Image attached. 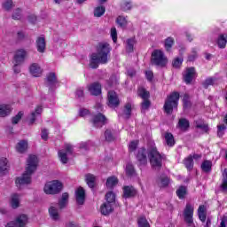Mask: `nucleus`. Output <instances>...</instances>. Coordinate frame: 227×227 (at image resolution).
Masks as SVG:
<instances>
[{
	"label": "nucleus",
	"mask_w": 227,
	"mask_h": 227,
	"mask_svg": "<svg viewBox=\"0 0 227 227\" xmlns=\"http://www.w3.org/2000/svg\"><path fill=\"white\" fill-rule=\"evenodd\" d=\"M27 224V215H20L14 222L7 223L5 227H24Z\"/></svg>",
	"instance_id": "nucleus-10"
},
{
	"label": "nucleus",
	"mask_w": 227,
	"mask_h": 227,
	"mask_svg": "<svg viewBox=\"0 0 227 227\" xmlns=\"http://www.w3.org/2000/svg\"><path fill=\"white\" fill-rule=\"evenodd\" d=\"M20 203V195L17 193L12 194L11 197V207L12 208H19Z\"/></svg>",
	"instance_id": "nucleus-28"
},
{
	"label": "nucleus",
	"mask_w": 227,
	"mask_h": 227,
	"mask_svg": "<svg viewBox=\"0 0 227 227\" xmlns=\"http://www.w3.org/2000/svg\"><path fill=\"white\" fill-rule=\"evenodd\" d=\"M137 94L138 97L144 100L141 104L142 111H146L152 104L150 100H148V98H150V92H148L145 88L140 87L138 88Z\"/></svg>",
	"instance_id": "nucleus-8"
},
{
	"label": "nucleus",
	"mask_w": 227,
	"mask_h": 227,
	"mask_svg": "<svg viewBox=\"0 0 227 227\" xmlns=\"http://www.w3.org/2000/svg\"><path fill=\"white\" fill-rule=\"evenodd\" d=\"M111 45L107 43H99L98 51L90 55V68H98V65H106L111 54Z\"/></svg>",
	"instance_id": "nucleus-1"
},
{
	"label": "nucleus",
	"mask_w": 227,
	"mask_h": 227,
	"mask_svg": "<svg viewBox=\"0 0 227 227\" xmlns=\"http://www.w3.org/2000/svg\"><path fill=\"white\" fill-rule=\"evenodd\" d=\"M12 110L13 108H12V105L3 104L1 106V117L4 118L10 115Z\"/></svg>",
	"instance_id": "nucleus-24"
},
{
	"label": "nucleus",
	"mask_w": 227,
	"mask_h": 227,
	"mask_svg": "<svg viewBox=\"0 0 227 227\" xmlns=\"http://www.w3.org/2000/svg\"><path fill=\"white\" fill-rule=\"evenodd\" d=\"M150 164L153 169H160L162 168L163 160H166V155L161 154L157 150V147H151L147 152Z\"/></svg>",
	"instance_id": "nucleus-3"
},
{
	"label": "nucleus",
	"mask_w": 227,
	"mask_h": 227,
	"mask_svg": "<svg viewBox=\"0 0 227 227\" xmlns=\"http://www.w3.org/2000/svg\"><path fill=\"white\" fill-rule=\"evenodd\" d=\"M185 194H187V188L185 186H180L179 189L176 190V195L179 200H184Z\"/></svg>",
	"instance_id": "nucleus-41"
},
{
	"label": "nucleus",
	"mask_w": 227,
	"mask_h": 227,
	"mask_svg": "<svg viewBox=\"0 0 227 227\" xmlns=\"http://www.w3.org/2000/svg\"><path fill=\"white\" fill-rule=\"evenodd\" d=\"M68 203V193H63L62 198L59 201V208H65Z\"/></svg>",
	"instance_id": "nucleus-39"
},
{
	"label": "nucleus",
	"mask_w": 227,
	"mask_h": 227,
	"mask_svg": "<svg viewBox=\"0 0 227 227\" xmlns=\"http://www.w3.org/2000/svg\"><path fill=\"white\" fill-rule=\"evenodd\" d=\"M158 184L160 187H168L169 185V177L168 176L160 177V179L158 180Z\"/></svg>",
	"instance_id": "nucleus-43"
},
{
	"label": "nucleus",
	"mask_w": 227,
	"mask_h": 227,
	"mask_svg": "<svg viewBox=\"0 0 227 227\" xmlns=\"http://www.w3.org/2000/svg\"><path fill=\"white\" fill-rule=\"evenodd\" d=\"M76 203L78 205H84V200H86V192L83 187H79L75 191Z\"/></svg>",
	"instance_id": "nucleus-16"
},
{
	"label": "nucleus",
	"mask_w": 227,
	"mask_h": 227,
	"mask_svg": "<svg viewBox=\"0 0 227 227\" xmlns=\"http://www.w3.org/2000/svg\"><path fill=\"white\" fill-rule=\"evenodd\" d=\"M218 47H220V49H224V47H226V43H227V35H220V36L218 37Z\"/></svg>",
	"instance_id": "nucleus-37"
},
{
	"label": "nucleus",
	"mask_w": 227,
	"mask_h": 227,
	"mask_svg": "<svg viewBox=\"0 0 227 227\" xmlns=\"http://www.w3.org/2000/svg\"><path fill=\"white\" fill-rule=\"evenodd\" d=\"M121 8L123 12H129V10L132 8V3H130V1L124 0L121 3Z\"/></svg>",
	"instance_id": "nucleus-52"
},
{
	"label": "nucleus",
	"mask_w": 227,
	"mask_h": 227,
	"mask_svg": "<svg viewBox=\"0 0 227 227\" xmlns=\"http://www.w3.org/2000/svg\"><path fill=\"white\" fill-rule=\"evenodd\" d=\"M151 63L156 67H166L168 64V58L164 55L162 51L154 50L152 53Z\"/></svg>",
	"instance_id": "nucleus-5"
},
{
	"label": "nucleus",
	"mask_w": 227,
	"mask_h": 227,
	"mask_svg": "<svg viewBox=\"0 0 227 227\" xmlns=\"http://www.w3.org/2000/svg\"><path fill=\"white\" fill-rule=\"evenodd\" d=\"M106 13V7L104 6H98L94 10V17H102Z\"/></svg>",
	"instance_id": "nucleus-44"
},
{
	"label": "nucleus",
	"mask_w": 227,
	"mask_h": 227,
	"mask_svg": "<svg viewBox=\"0 0 227 227\" xmlns=\"http://www.w3.org/2000/svg\"><path fill=\"white\" fill-rule=\"evenodd\" d=\"M221 82V78L217 76H209L207 77L202 83L203 88L205 90H208L209 86H218Z\"/></svg>",
	"instance_id": "nucleus-13"
},
{
	"label": "nucleus",
	"mask_w": 227,
	"mask_h": 227,
	"mask_svg": "<svg viewBox=\"0 0 227 227\" xmlns=\"http://www.w3.org/2000/svg\"><path fill=\"white\" fill-rule=\"evenodd\" d=\"M105 139L108 142L114 141V136H113V131H111V129H106L105 131Z\"/></svg>",
	"instance_id": "nucleus-51"
},
{
	"label": "nucleus",
	"mask_w": 227,
	"mask_h": 227,
	"mask_svg": "<svg viewBox=\"0 0 227 227\" xmlns=\"http://www.w3.org/2000/svg\"><path fill=\"white\" fill-rule=\"evenodd\" d=\"M136 43V40L134 38L127 40L126 50L128 52H132L134 51V44Z\"/></svg>",
	"instance_id": "nucleus-45"
},
{
	"label": "nucleus",
	"mask_w": 227,
	"mask_h": 227,
	"mask_svg": "<svg viewBox=\"0 0 227 227\" xmlns=\"http://www.w3.org/2000/svg\"><path fill=\"white\" fill-rule=\"evenodd\" d=\"M58 84V78L56 77V73H50L46 76V86L52 90L54 86Z\"/></svg>",
	"instance_id": "nucleus-17"
},
{
	"label": "nucleus",
	"mask_w": 227,
	"mask_h": 227,
	"mask_svg": "<svg viewBox=\"0 0 227 227\" xmlns=\"http://www.w3.org/2000/svg\"><path fill=\"white\" fill-rule=\"evenodd\" d=\"M106 203H110L111 205H113V203H114V200H116V196L113 192H110L106 194Z\"/></svg>",
	"instance_id": "nucleus-48"
},
{
	"label": "nucleus",
	"mask_w": 227,
	"mask_h": 227,
	"mask_svg": "<svg viewBox=\"0 0 227 227\" xmlns=\"http://www.w3.org/2000/svg\"><path fill=\"white\" fill-rule=\"evenodd\" d=\"M202 171L204 173H210L212 171V161L210 160H204L200 166Z\"/></svg>",
	"instance_id": "nucleus-31"
},
{
	"label": "nucleus",
	"mask_w": 227,
	"mask_h": 227,
	"mask_svg": "<svg viewBox=\"0 0 227 227\" xmlns=\"http://www.w3.org/2000/svg\"><path fill=\"white\" fill-rule=\"evenodd\" d=\"M85 180H86L87 185H89L90 189H93V187H95V180H96L95 176L91 174H87L85 176Z\"/></svg>",
	"instance_id": "nucleus-35"
},
{
	"label": "nucleus",
	"mask_w": 227,
	"mask_h": 227,
	"mask_svg": "<svg viewBox=\"0 0 227 227\" xmlns=\"http://www.w3.org/2000/svg\"><path fill=\"white\" fill-rule=\"evenodd\" d=\"M221 189L223 192H227V179H223Z\"/></svg>",
	"instance_id": "nucleus-63"
},
{
	"label": "nucleus",
	"mask_w": 227,
	"mask_h": 227,
	"mask_svg": "<svg viewBox=\"0 0 227 227\" xmlns=\"http://www.w3.org/2000/svg\"><path fill=\"white\" fill-rule=\"evenodd\" d=\"M26 58H27V51L25 49H19L14 53L13 60L16 65H22V63L26 61Z\"/></svg>",
	"instance_id": "nucleus-11"
},
{
	"label": "nucleus",
	"mask_w": 227,
	"mask_h": 227,
	"mask_svg": "<svg viewBox=\"0 0 227 227\" xmlns=\"http://www.w3.org/2000/svg\"><path fill=\"white\" fill-rule=\"evenodd\" d=\"M139 227H150V223H148V220H146V217L140 216L137 221Z\"/></svg>",
	"instance_id": "nucleus-47"
},
{
	"label": "nucleus",
	"mask_w": 227,
	"mask_h": 227,
	"mask_svg": "<svg viewBox=\"0 0 227 227\" xmlns=\"http://www.w3.org/2000/svg\"><path fill=\"white\" fill-rule=\"evenodd\" d=\"M134 173H136V170L134 169V166L130 163L127 164L126 174L128 175V176H134Z\"/></svg>",
	"instance_id": "nucleus-50"
},
{
	"label": "nucleus",
	"mask_w": 227,
	"mask_h": 227,
	"mask_svg": "<svg viewBox=\"0 0 227 227\" xmlns=\"http://www.w3.org/2000/svg\"><path fill=\"white\" fill-rule=\"evenodd\" d=\"M116 23L118 26H120V27H125L127 26V19L122 16H119L116 19Z\"/></svg>",
	"instance_id": "nucleus-49"
},
{
	"label": "nucleus",
	"mask_w": 227,
	"mask_h": 227,
	"mask_svg": "<svg viewBox=\"0 0 227 227\" xmlns=\"http://www.w3.org/2000/svg\"><path fill=\"white\" fill-rule=\"evenodd\" d=\"M137 148V141H132L129 144V152H134Z\"/></svg>",
	"instance_id": "nucleus-62"
},
{
	"label": "nucleus",
	"mask_w": 227,
	"mask_h": 227,
	"mask_svg": "<svg viewBox=\"0 0 227 227\" xmlns=\"http://www.w3.org/2000/svg\"><path fill=\"white\" fill-rule=\"evenodd\" d=\"M61 189H63V184L58 181H50L45 184L43 191L45 194H58V192H61Z\"/></svg>",
	"instance_id": "nucleus-6"
},
{
	"label": "nucleus",
	"mask_w": 227,
	"mask_h": 227,
	"mask_svg": "<svg viewBox=\"0 0 227 227\" xmlns=\"http://www.w3.org/2000/svg\"><path fill=\"white\" fill-rule=\"evenodd\" d=\"M192 215H194V206L191 203H187L184 210V217L185 223H188V226H192V223H194Z\"/></svg>",
	"instance_id": "nucleus-9"
},
{
	"label": "nucleus",
	"mask_w": 227,
	"mask_h": 227,
	"mask_svg": "<svg viewBox=\"0 0 227 227\" xmlns=\"http://www.w3.org/2000/svg\"><path fill=\"white\" fill-rule=\"evenodd\" d=\"M178 100H180V93L178 92H172L168 96L163 106V109L167 114H171L173 113V109H176V107H178Z\"/></svg>",
	"instance_id": "nucleus-4"
},
{
	"label": "nucleus",
	"mask_w": 227,
	"mask_h": 227,
	"mask_svg": "<svg viewBox=\"0 0 227 227\" xmlns=\"http://www.w3.org/2000/svg\"><path fill=\"white\" fill-rule=\"evenodd\" d=\"M178 129H180V130H187V129H189L190 127V123L189 121L187 119H180L177 124Z\"/></svg>",
	"instance_id": "nucleus-32"
},
{
	"label": "nucleus",
	"mask_w": 227,
	"mask_h": 227,
	"mask_svg": "<svg viewBox=\"0 0 227 227\" xmlns=\"http://www.w3.org/2000/svg\"><path fill=\"white\" fill-rule=\"evenodd\" d=\"M219 227H227V215H223L221 218V223Z\"/></svg>",
	"instance_id": "nucleus-60"
},
{
	"label": "nucleus",
	"mask_w": 227,
	"mask_h": 227,
	"mask_svg": "<svg viewBox=\"0 0 227 227\" xmlns=\"http://www.w3.org/2000/svg\"><path fill=\"white\" fill-rule=\"evenodd\" d=\"M101 214L103 215H109V214H111V212H113V204L109 203V202H105L101 207Z\"/></svg>",
	"instance_id": "nucleus-23"
},
{
	"label": "nucleus",
	"mask_w": 227,
	"mask_h": 227,
	"mask_svg": "<svg viewBox=\"0 0 227 227\" xmlns=\"http://www.w3.org/2000/svg\"><path fill=\"white\" fill-rule=\"evenodd\" d=\"M184 164L189 171H192V168H194V160L192 159V156H189L186 159H184Z\"/></svg>",
	"instance_id": "nucleus-30"
},
{
	"label": "nucleus",
	"mask_w": 227,
	"mask_h": 227,
	"mask_svg": "<svg viewBox=\"0 0 227 227\" xmlns=\"http://www.w3.org/2000/svg\"><path fill=\"white\" fill-rule=\"evenodd\" d=\"M42 111H43L42 106H37L35 108V111L30 114V117H29L30 125H33V123H35V121H36V118H38V116H40L42 114Z\"/></svg>",
	"instance_id": "nucleus-22"
},
{
	"label": "nucleus",
	"mask_w": 227,
	"mask_h": 227,
	"mask_svg": "<svg viewBox=\"0 0 227 227\" xmlns=\"http://www.w3.org/2000/svg\"><path fill=\"white\" fill-rule=\"evenodd\" d=\"M29 70H30V74L34 77H40V75H42V73L43 72L42 67H40V65L36 63L32 64L29 67Z\"/></svg>",
	"instance_id": "nucleus-20"
},
{
	"label": "nucleus",
	"mask_w": 227,
	"mask_h": 227,
	"mask_svg": "<svg viewBox=\"0 0 227 227\" xmlns=\"http://www.w3.org/2000/svg\"><path fill=\"white\" fill-rule=\"evenodd\" d=\"M182 63H184V59L176 58L172 63L174 68H180L182 67Z\"/></svg>",
	"instance_id": "nucleus-55"
},
{
	"label": "nucleus",
	"mask_w": 227,
	"mask_h": 227,
	"mask_svg": "<svg viewBox=\"0 0 227 227\" xmlns=\"http://www.w3.org/2000/svg\"><path fill=\"white\" fill-rule=\"evenodd\" d=\"M22 116H24V112L20 111L18 113L17 115L12 118V125H17L22 120Z\"/></svg>",
	"instance_id": "nucleus-46"
},
{
	"label": "nucleus",
	"mask_w": 227,
	"mask_h": 227,
	"mask_svg": "<svg viewBox=\"0 0 227 227\" xmlns=\"http://www.w3.org/2000/svg\"><path fill=\"white\" fill-rule=\"evenodd\" d=\"M124 198H133L137 194L136 189L132 186H125L123 188Z\"/></svg>",
	"instance_id": "nucleus-26"
},
{
	"label": "nucleus",
	"mask_w": 227,
	"mask_h": 227,
	"mask_svg": "<svg viewBox=\"0 0 227 227\" xmlns=\"http://www.w3.org/2000/svg\"><path fill=\"white\" fill-rule=\"evenodd\" d=\"M16 150L19 153H24L27 150V141L21 140L16 145Z\"/></svg>",
	"instance_id": "nucleus-29"
},
{
	"label": "nucleus",
	"mask_w": 227,
	"mask_h": 227,
	"mask_svg": "<svg viewBox=\"0 0 227 227\" xmlns=\"http://www.w3.org/2000/svg\"><path fill=\"white\" fill-rule=\"evenodd\" d=\"M164 137L168 146H175V137H173V134L167 132L164 134Z\"/></svg>",
	"instance_id": "nucleus-33"
},
{
	"label": "nucleus",
	"mask_w": 227,
	"mask_h": 227,
	"mask_svg": "<svg viewBox=\"0 0 227 227\" xmlns=\"http://www.w3.org/2000/svg\"><path fill=\"white\" fill-rule=\"evenodd\" d=\"M27 162L26 172L22 176L17 177L15 181L19 189H22V185H28V184H31V176L36 171L38 166V157H36V155H29Z\"/></svg>",
	"instance_id": "nucleus-2"
},
{
	"label": "nucleus",
	"mask_w": 227,
	"mask_h": 227,
	"mask_svg": "<svg viewBox=\"0 0 227 227\" xmlns=\"http://www.w3.org/2000/svg\"><path fill=\"white\" fill-rule=\"evenodd\" d=\"M22 18V10L16 9L12 14L13 20H20Z\"/></svg>",
	"instance_id": "nucleus-54"
},
{
	"label": "nucleus",
	"mask_w": 227,
	"mask_h": 227,
	"mask_svg": "<svg viewBox=\"0 0 227 227\" xmlns=\"http://www.w3.org/2000/svg\"><path fill=\"white\" fill-rule=\"evenodd\" d=\"M3 7L4 8V10L8 11V10H12V8L13 7V1L12 0H7L4 3Z\"/></svg>",
	"instance_id": "nucleus-56"
},
{
	"label": "nucleus",
	"mask_w": 227,
	"mask_h": 227,
	"mask_svg": "<svg viewBox=\"0 0 227 227\" xmlns=\"http://www.w3.org/2000/svg\"><path fill=\"white\" fill-rule=\"evenodd\" d=\"M106 123H107V119L106 118V115L100 113L94 115V117L92 118V125L94 127H97L98 129L100 127H104Z\"/></svg>",
	"instance_id": "nucleus-12"
},
{
	"label": "nucleus",
	"mask_w": 227,
	"mask_h": 227,
	"mask_svg": "<svg viewBox=\"0 0 227 227\" xmlns=\"http://www.w3.org/2000/svg\"><path fill=\"white\" fill-rule=\"evenodd\" d=\"M45 47H46L45 37H43V36L38 37L36 40L37 51L41 53H43V52H45Z\"/></svg>",
	"instance_id": "nucleus-21"
},
{
	"label": "nucleus",
	"mask_w": 227,
	"mask_h": 227,
	"mask_svg": "<svg viewBox=\"0 0 227 227\" xmlns=\"http://www.w3.org/2000/svg\"><path fill=\"white\" fill-rule=\"evenodd\" d=\"M41 137L44 141H47V139L49 137V131L47 129H42Z\"/></svg>",
	"instance_id": "nucleus-61"
},
{
	"label": "nucleus",
	"mask_w": 227,
	"mask_h": 227,
	"mask_svg": "<svg viewBox=\"0 0 227 227\" xmlns=\"http://www.w3.org/2000/svg\"><path fill=\"white\" fill-rule=\"evenodd\" d=\"M118 184V178L115 176H110L106 180V187L108 189H113V187H115Z\"/></svg>",
	"instance_id": "nucleus-34"
},
{
	"label": "nucleus",
	"mask_w": 227,
	"mask_h": 227,
	"mask_svg": "<svg viewBox=\"0 0 227 227\" xmlns=\"http://www.w3.org/2000/svg\"><path fill=\"white\" fill-rule=\"evenodd\" d=\"M108 88H116L118 86V76L113 74L107 82Z\"/></svg>",
	"instance_id": "nucleus-38"
},
{
	"label": "nucleus",
	"mask_w": 227,
	"mask_h": 227,
	"mask_svg": "<svg viewBox=\"0 0 227 227\" xmlns=\"http://www.w3.org/2000/svg\"><path fill=\"white\" fill-rule=\"evenodd\" d=\"M65 150H59L58 153L59 159L62 164H67L68 162V155L74 153V146L70 144H66L64 145Z\"/></svg>",
	"instance_id": "nucleus-7"
},
{
	"label": "nucleus",
	"mask_w": 227,
	"mask_h": 227,
	"mask_svg": "<svg viewBox=\"0 0 227 227\" xmlns=\"http://www.w3.org/2000/svg\"><path fill=\"white\" fill-rule=\"evenodd\" d=\"M49 214H50V217L53 221H59V211L57 209L56 207L51 206L49 208Z\"/></svg>",
	"instance_id": "nucleus-25"
},
{
	"label": "nucleus",
	"mask_w": 227,
	"mask_h": 227,
	"mask_svg": "<svg viewBox=\"0 0 227 227\" xmlns=\"http://www.w3.org/2000/svg\"><path fill=\"white\" fill-rule=\"evenodd\" d=\"M137 160L140 164H146V162H148V159L146 158V149H138L137 153Z\"/></svg>",
	"instance_id": "nucleus-19"
},
{
	"label": "nucleus",
	"mask_w": 227,
	"mask_h": 227,
	"mask_svg": "<svg viewBox=\"0 0 227 227\" xmlns=\"http://www.w3.org/2000/svg\"><path fill=\"white\" fill-rule=\"evenodd\" d=\"M75 97L76 98H84V90H82V88H79L76 90L75 92Z\"/></svg>",
	"instance_id": "nucleus-57"
},
{
	"label": "nucleus",
	"mask_w": 227,
	"mask_h": 227,
	"mask_svg": "<svg viewBox=\"0 0 227 227\" xmlns=\"http://www.w3.org/2000/svg\"><path fill=\"white\" fill-rule=\"evenodd\" d=\"M174 43H175V39H173V37H168L165 40L164 47L168 52L171 51V47H173Z\"/></svg>",
	"instance_id": "nucleus-42"
},
{
	"label": "nucleus",
	"mask_w": 227,
	"mask_h": 227,
	"mask_svg": "<svg viewBox=\"0 0 227 227\" xmlns=\"http://www.w3.org/2000/svg\"><path fill=\"white\" fill-rule=\"evenodd\" d=\"M10 171V165L8 164V159L2 158L1 160V175H7Z\"/></svg>",
	"instance_id": "nucleus-27"
},
{
	"label": "nucleus",
	"mask_w": 227,
	"mask_h": 227,
	"mask_svg": "<svg viewBox=\"0 0 227 227\" xmlns=\"http://www.w3.org/2000/svg\"><path fill=\"white\" fill-rule=\"evenodd\" d=\"M90 146H91V143L89 141V142H82L80 144V148L82 150H90Z\"/></svg>",
	"instance_id": "nucleus-58"
},
{
	"label": "nucleus",
	"mask_w": 227,
	"mask_h": 227,
	"mask_svg": "<svg viewBox=\"0 0 227 227\" xmlns=\"http://www.w3.org/2000/svg\"><path fill=\"white\" fill-rule=\"evenodd\" d=\"M196 77V69L194 67H188L184 75V80L186 84H191L192 79Z\"/></svg>",
	"instance_id": "nucleus-15"
},
{
	"label": "nucleus",
	"mask_w": 227,
	"mask_h": 227,
	"mask_svg": "<svg viewBox=\"0 0 227 227\" xmlns=\"http://www.w3.org/2000/svg\"><path fill=\"white\" fill-rule=\"evenodd\" d=\"M196 129H200L202 132H207L208 130V125L205 124L203 121H195Z\"/></svg>",
	"instance_id": "nucleus-40"
},
{
	"label": "nucleus",
	"mask_w": 227,
	"mask_h": 227,
	"mask_svg": "<svg viewBox=\"0 0 227 227\" xmlns=\"http://www.w3.org/2000/svg\"><path fill=\"white\" fill-rule=\"evenodd\" d=\"M79 114H80V116L84 117L87 114H90V110H88L86 108H82V109H80Z\"/></svg>",
	"instance_id": "nucleus-64"
},
{
	"label": "nucleus",
	"mask_w": 227,
	"mask_h": 227,
	"mask_svg": "<svg viewBox=\"0 0 227 227\" xmlns=\"http://www.w3.org/2000/svg\"><path fill=\"white\" fill-rule=\"evenodd\" d=\"M145 77L149 82H152L153 81V72L151 70L145 71Z\"/></svg>",
	"instance_id": "nucleus-59"
},
{
	"label": "nucleus",
	"mask_w": 227,
	"mask_h": 227,
	"mask_svg": "<svg viewBox=\"0 0 227 227\" xmlns=\"http://www.w3.org/2000/svg\"><path fill=\"white\" fill-rule=\"evenodd\" d=\"M89 91L91 95H95L96 97L102 93V85L98 82H94L89 85Z\"/></svg>",
	"instance_id": "nucleus-18"
},
{
	"label": "nucleus",
	"mask_w": 227,
	"mask_h": 227,
	"mask_svg": "<svg viewBox=\"0 0 227 227\" xmlns=\"http://www.w3.org/2000/svg\"><path fill=\"white\" fill-rule=\"evenodd\" d=\"M110 35L114 43H116V42H118V32L116 31V27L111 28Z\"/></svg>",
	"instance_id": "nucleus-53"
},
{
	"label": "nucleus",
	"mask_w": 227,
	"mask_h": 227,
	"mask_svg": "<svg viewBox=\"0 0 227 227\" xmlns=\"http://www.w3.org/2000/svg\"><path fill=\"white\" fill-rule=\"evenodd\" d=\"M123 114L127 120H129V118H130V114H132V104L131 103L129 102L124 106Z\"/></svg>",
	"instance_id": "nucleus-36"
},
{
	"label": "nucleus",
	"mask_w": 227,
	"mask_h": 227,
	"mask_svg": "<svg viewBox=\"0 0 227 227\" xmlns=\"http://www.w3.org/2000/svg\"><path fill=\"white\" fill-rule=\"evenodd\" d=\"M108 106L109 107H118L120 106L118 95L113 90L108 91Z\"/></svg>",
	"instance_id": "nucleus-14"
}]
</instances>
